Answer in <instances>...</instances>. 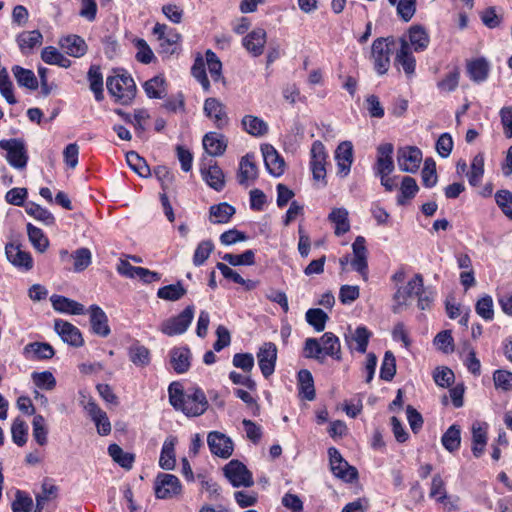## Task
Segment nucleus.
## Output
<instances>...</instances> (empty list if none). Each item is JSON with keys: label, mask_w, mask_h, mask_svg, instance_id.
Segmentation results:
<instances>
[{"label": "nucleus", "mask_w": 512, "mask_h": 512, "mask_svg": "<svg viewBox=\"0 0 512 512\" xmlns=\"http://www.w3.org/2000/svg\"><path fill=\"white\" fill-rule=\"evenodd\" d=\"M169 402L188 417L202 415L208 409V400L204 391L198 387L190 388L184 392L180 385L173 382L169 385Z\"/></svg>", "instance_id": "obj_1"}, {"label": "nucleus", "mask_w": 512, "mask_h": 512, "mask_svg": "<svg viewBox=\"0 0 512 512\" xmlns=\"http://www.w3.org/2000/svg\"><path fill=\"white\" fill-rule=\"evenodd\" d=\"M106 86L110 95L123 105L131 103L136 95V84L128 74L109 76Z\"/></svg>", "instance_id": "obj_2"}, {"label": "nucleus", "mask_w": 512, "mask_h": 512, "mask_svg": "<svg viewBox=\"0 0 512 512\" xmlns=\"http://www.w3.org/2000/svg\"><path fill=\"white\" fill-rule=\"evenodd\" d=\"M392 38H377L373 41L371 54L374 62V69L379 75L387 73L390 67V44H393Z\"/></svg>", "instance_id": "obj_3"}, {"label": "nucleus", "mask_w": 512, "mask_h": 512, "mask_svg": "<svg viewBox=\"0 0 512 512\" xmlns=\"http://www.w3.org/2000/svg\"><path fill=\"white\" fill-rule=\"evenodd\" d=\"M0 148L7 152L8 163L16 168L23 169L28 162V155L24 142L20 139L0 140Z\"/></svg>", "instance_id": "obj_4"}, {"label": "nucleus", "mask_w": 512, "mask_h": 512, "mask_svg": "<svg viewBox=\"0 0 512 512\" xmlns=\"http://www.w3.org/2000/svg\"><path fill=\"white\" fill-rule=\"evenodd\" d=\"M194 312V306L188 305L179 315L164 321L161 325V331L168 336L185 333L194 318Z\"/></svg>", "instance_id": "obj_5"}, {"label": "nucleus", "mask_w": 512, "mask_h": 512, "mask_svg": "<svg viewBox=\"0 0 512 512\" xmlns=\"http://www.w3.org/2000/svg\"><path fill=\"white\" fill-rule=\"evenodd\" d=\"M223 471L233 487H250L254 483L251 472L238 460H231L224 466Z\"/></svg>", "instance_id": "obj_6"}, {"label": "nucleus", "mask_w": 512, "mask_h": 512, "mask_svg": "<svg viewBox=\"0 0 512 512\" xmlns=\"http://www.w3.org/2000/svg\"><path fill=\"white\" fill-rule=\"evenodd\" d=\"M331 471L333 474L346 482H352L358 477L357 469L348 464L340 452L331 447L328 449Z\"/></svg>", "instance_id": "obj_7"}, {"label": "nucleus", "mask_w": 512, "mask_h": 512, "mask_svg": "<svg viewBox=\"0 0 512 512\" xmlns=\"http://www.w3.org/2000/svg\"><path fill=\"white\" fill-rule=\"evenodd\" d=\"M422 161V152L414 146L400 147L397 150V164L402 172L416 173Z\"/></svg>", "instance_id": "obj_8"}, {"label": "nucleus", "mask_w": 512, "mask_h": 512, "mask_svg": "<svg viewBox=\"0 0 512 512\" xmlns=\"http://www.w3.org/2000/svg\"><path fill=\"white\" fill-rule=\"evenodd\" d=\"M424 286L423 276L421 274H415L411 280L404 287L398 288L394 294V301L396 305L393 307V312L398 313L399 308L407 304V301L412 296H417L422 292Z\"/></svg>", "instance_id": "obj_9"}, {"label": "nucleus", "mask_w": 512, "mask_h": 512, "mask_svg": "<svg viewBox=\"0 0 512 512\" xmlns=\"http://www.w3.org/2000/svg\"><path fill=\"white\" fill-rule=\"evenodd\" d=\"M154 490L157 498L167 499L181 492V484L175 475L160 473L155 480Z\"/></svg>", "instance_id": "obj_10"}, {"label": "nucleus", "mask_w": 512, "mask_h": 512, "mask_svg": "<svg viewBox=\"0 0 512 512\" xmlns=\"http://www.w3.org/2000/svg\"><path fill=\"white\" fill-rule=\"evenodd\" d=\"M310 167L315 180H324L326 177V161L328 154L321 141H314L310 150Z\"/></svg>", "instance_id": "obj_11"}, {"label": "nucleus", "mask_w": 512, "mask_h": 512, "mask_svg": "<svg viewBox=\"0 0 512 512\" xmlns=\"http://www.w3.org/2000/svg\"><path fill=\"white\" fill-rule=\"evenodd\" d=\"M204 114L213 121L218 129H223L229 123V117L225 105L214 97H209L204 102Z\"/></svg>", "instance_id": "obj_12"}, {"label": "nucleus", "mask_w": 512, "mask_h": 512, "mask_svg": "<svg viewBox=\"0 0 512 512\" xmlns=\"http://www.w3.org/2000/svg\"><path fill=\"white\" fill-rule=\"evenodd\" d=\"M258 365L265 378L274 373L277 360V347L272 342H265L257 352Z\"/></svg>", "instance_id": "obj_13"}, {"label": "nucleus", "mask_w": 512, "mask_h": 512, "mask_svg": "<svg viewBox=\"0 0 512 512\" xmlns=\"http://www.w3.org/2000/svg\"><path fill=\"white\" fill-rule=\"evenodd\" d=\"M395 66L402 68L407 77H412L415 73L416 59L413 51L405 37L400 38V48L396 52Z\"/></svg>", "instance_id": "obj_14"}, {"label": "nucleus", "mask_w": 512, "mask_h": 512, "mask_svg": "<svg viewBox=\"0 0 512 512\" xmlns=\"http://www.w3.org/2000/svg\"><path fill=\"white\" fill-rule=\"evenodd\" d=\"M207 443L212 454L229 458L233 453V443L225 434L213 431L208 434Z\"/></svg>", "instance_id": "obj_15"}, {"label": "nucleus", "mask_w": 512, "mask_h": 512, "mask_svg": "<svg viewBox=\"0 0 512 512\" xmlns=\"http://www.w3.org/2000/svg\"><path fill=\"white\" fill-rule=\"evenodd\" d=\"M335 160L337 163V174L344 178L351 170L353 163V145L350 141L341 142L335 150Z\"/></svg>", "instance_id": "obj_16"}, {"label": "nucleus", "mask_w": 512, "mask_h": 512, "mask_svg": "<svg viewBox=\"0 0 512 512\" xmlns=\"http://www.w3.org/2000/svg\"><path fill=\"white\" fill-rule=\"evenodd\" d=\"M54 329L61 339L69 345L74 347H81L83 345L84 340L82 334L73 324L61 319H56L54 321Z\"/></svg>", "instance_id": "obj_17"}, {"label": "nucleus", "mask_w": 512, "mask_h": 512, "mask_svg": "<svg viewBox=\"0 0 512 512\" xmlns=\"http://www.w3.org/2000/svg\"><path fill=\"white\" fill-rule=\"evenodd\" d=\"M261 150L267 171L274 177L281 176L285 167L283 158L272 145L265 144L261 147Z\"/></svg>", "instance_id": "obj_18"}, {"label": "nucleus", "mask_w": 512, "mask_h": 512, "mask_svg": "<svg viewBox=\"0 0 512 512\" xmlns=\"http://www.w3.org/2000/svg\"><path fill=\"white\" fill-rule=\"evenodd\" d=\"M371 332L365 326H359L354 331L349 329L345 334V342L350 350H356L359 353H366Z\"/></svg>", "instance_id": "obj_19"}, {"label": "nucleus", "mask_w": 512, "mask_h": 512, "mask_svg": "<svg viewBox=\"0 0 512 512\" xmlns=\"http://www.w3.org/2000/svg\"><path fill=\"white\" fill-rule=\"evenodd\" d=\"M407 41L411 47V51L423 52L429 46L430 36L424 26L416 24L409 27Z\"/></svg>", "instance_id": "obj_20"}, {"label": "nucleus", "mask_w": 512, "mask_h": 512, "mask_svg": "<svg viewBox=\"0 0 512 512\" xmlns=\"http://www.w3.org/2000/svg\"><path fill=\"white\" fill-rule=\"evenodd\" d=\"M266 31L262 28H257L248 33L242 40L245 49L254 57L260 56L264 51L266 44Z\"/></svg>", "instance_id": "obj_21"}, {"label": "nucleus", "mask_w": 512, "mask_h": 512, "mask_svg": "<svg viewBox=\"0 0 512 512\" xmlns=\"http://www.w3.org/2000/svg\"><path fill=\"white\" fill-rule=\"evenodd\" d=\"M5 254L8 261L18 268L30 270L33 266V260L30 253L20 249L19 245L9 243L5 247Z\"/></svg>", "instance_id": "obj_22"}, {"label": "nucleus", "mask_w": 512, "mask_h": 512, "mask_svg": "<svg viewBox=\"0 0 512 512\" xmlns=\"http://www.w3.org/2000/svg\"><path fill=\"white\" fill-rule=\"evenodd\" d=\"M89 313L92 331L101 337H107L110 334V328L106 313L97 305H91Z\"/></svg>", "instance_id": "obj_23"}, {"label": "nucleus", "mask_w": 512, "mask_h": 512, "mask_svg": "<svg viewBox=\"0 0 512 512\" xmlns=\"http://www.w3.org/2000/svg\"><path fill=\"white\" fill-rule=\"evenodd\" d=\"M201 174L209 187L221 191L225 186V176L216 162H211L208 167L201 168Z\"/></svg>", "instance_id": "obj_24"}, {"label": "nucleus", "mask_w": 512, "mask_h": 512, "mask_svg": "<svg viewBox=\"0 0 512 512\" xmlns=\"http://www.w3.org/2000/svg\"><path fill=\"white\" fill-rule=\"evenodd\" d=\"M191 352L188 347H175L170 351V363L178 374L187 372L190 368Z\"/></svg>", "instance_id": "obj_25"}, {"label": "nucleus", "mask_w": 512, "mask_h": 512, "mask_svg": "<svg viewBox=\"0 0 512 512\" xmlns=\"http://www.w3.org/2000/svg\"><path fill=\"white\" fill-rule=\"evenodd\" d=\"M50 301L53 308L61 313L81 315L85 312L81 303L61 295H52Z\"/></svg>", "instance_id": "obj_26"}, {"label": "nucleus", "mask_w": 512, "mask_h": 512, "mask_svg": "<svg viewBox=\"0 0 512 512\" xmlns=\"http://www.w3.org/2000/svg\"><path fill=\"white\" fill-rule=\"evenodd\" d=\"M203 147L211 156L222 155L227 147V142L222 134L209 132L203 137Z\"/></svg>", "instance_id": "obj_27"}, {"label": "nucleus", "mask_w": 512, "mask_h": 512, "mask_svg": "<svg viewBox=\"0 0 512 512\" xmlns=\"http://www.w3.org/2000/svg\"><path fill=\"white\" fill-rule=\"evenodd\" d=\"M177 438L169 436L165 439L159 458V465L164 470H173L176 464L175 445Z\"/></svg>", "instance_id": "obj_28"}, {"label": "nucleus", "mask_w": 512, "mask_h": 512, "mask_svg": "<svg viewBox=\"0 0 512 512\" xmlns=\"http://www.w3.org/2000/svg\"><path fill=\"white\" fill-rule=\"evenodd\" d=\"M59 44L63 51L73 57H81L87 51L84 39L77 35L66 36L60 40Z\"/></svg>", "instance_id": "obj_29"}, {"label": "nucleus", "mask_w": 512, "mask_h": 512, "mask_svg": "<svg viewBox=\"0 0 512 512\" xmlns=\"http://www.w3.org/2000/svg\"><path fill=\"white\" fill-rule=\"evenodd\" d=\"M24 354L35 360H46L54 356L53 347L45 342H32L24 347Z\"/></svg>", "instance_id": "obj_30"}, {"label": "nucleus", "mask_w": 512, "mask_h": 512, "mask_svg": "<svg viewBox=\"0 0 512 512\" xmlns=\"http://www.w3.org/2000/svg\"><path fill=\"white\" fill-rule=\"evenodd\" d=\"M60 256L62 260H64L65 257H71L73 259V269L75 272L84 271L91 264L92 260V254L88 248H79L71 255H69L68 251L63 250L60 252Z\"/></svg>", "instance_id": "obj_31"}, {"label": "nucleus", "mask_w": 512, "mask_h": 512, "mask_svg": "<svg viewBox=\"0 0 512 512\" xmlns=\"http://www.w3.org/2000/svg\"><path fill=\"white\" fill-rule=\"evenodd\" d=\"M323 354L340 361L342 359L341 345L339 338L332 332H326L321 337Z\"/></svg>", "instance_id": "obj_32"}, {"label": "nucleus", "mask_w": 512, "mask_h": 512, "mask_svg": "<svg viewBox=\"0 0 512 512\" xmlns=\"http://www.w3.org/2000/svg\"><path fill=\"white\" fill-rule=\"evenodd\" d=\"M253 155H245L239 164L238 182L241 185L246 184L248 180H254L257 177V166L253 161Z\"/></svg>", "instance_id": "obj_33"}, {"label": "nucleus", "mask_w": 512, "mask_h": 512, "mask_svg": "<svg viewBox=\"0 0 512 512\" xmlns=\"http://www.w3.org/2000/svg\"><path fill=\"white\" fill-rule=\"evenodd\" d=\"M242 127L248 134L255 137H261L268 132L267 123L263 119L253 115L243 117Z\"/></svg>", "instance_id": "obj_34"}, {"label": "nucleus", "mask_w": 512, "mask_h": 512, "mask_svg": "<svg viewBox=\"0 0 512 512\" xmlns=\"http://www.w3.org/2000/svg\"><path fill=\"white\" fill-rule=\"evenodd\" d=\"M143 88L149 98L161 99L167 94L165 78L160 75L147 80Z\"/></svg>", "instance_id": "obj_35"}, {"label": "nucleus", "mask_w": 512, "mask_h": 512, "mask_svg": "<svg viewBox=\"0 0 512 512\" xmlns=\"http://www.w3.org/2000/svg\"><path fill=\"white\" fill-rule=\"evenodd\" d=\"M328 219L335 224V234L341 236L350 230L348 211L345 208H334Z\"/></svg>", "instance_id": "obj_36"}, {"label": "nucleus", "mask_w": 512, "mask_h": 512, "mask_svg": "<svg viewBox=\"0 0 512 512\" xmlns=\"http://www.w3.org/2000/svg\"><path fill=\"white\" fill-rule=\"evenodd\" d=\"M89 86L91 91L94 93L97 101H102L103 95V75L98 65H91L87 74Z\"/></svg>", "instance_id": "obj_37"}, {"label": "nucleus", "mask_w": 512, "mask_h": 512, "mask_svg": "<svg viewBox=\"0 0 512 512\" xmlns=\"http://www.w3.org/2000/svg\"><path fill=\"white\" fill-rule=\"evenodd\" d=\"M43 36L38 30L25 31L18 35L17 43L22 53H27L42 43Z\"/></svg>", "instance_id": "obj_38"}, {"label": "nucleus", "mask_w": 512, "mask_h": 512, "mask_svg": "<svg viewBox=\"0 0 512 512\" xmlns=\"http://www.w3.org/2000/svg\"><path fill=\"white\" fill-rule=\"evenodd\" d=\"M299 394L302 398L312 401L315 399V388L312 374L308 370H301L298 373Z\"/></svg>", "instance_id": "obj_39"}, {"label": "nucleus", "mask_w": 512, "mask_h": 512, "mask_svg": "<svg viewBox=\"0 0 512 512\" xmlns=\"http://www.w3.org/2000/svg\"><path fill=\"white\" fill-rule=\"evenodd\" d=\"M210 220L213 223H227L230 218L235 214V208L226 203H220L218 205H213L210 207Z\"/></svg>", "instance_id": "obj_40"}, {"label": "nucleus", "mask_w": 512, "mask_h": 512, "mask_svg": "<svg viewBox=\"0 0 512 512\" xmlns=\"http://www.w3.org/2000/svg\"><path fill=\"white\" fill-rule=\"evenodd\" d=\"M467 72L471 80L480 83L487 79L489 74L488 62L484 59H476L467 65Z\"/></svg>", "instance_id": "obj_41"}, {"label": "nucleus", "mask_w": 512, "mask_h": 512, "mask_svg": "<svg viewBox=\"0 0 512 512\" xmlns=\"http://www.w3.org/2000/svg\"><path fill=\"white\" fill-rule=\"evenodd\" d=\"M14 77L18 85L35 90L38 87V81L32 70L22 68L18 65L12 68Z\"/></svg>", "instance_id": "obj_42"}, {"label": "nucleus", "mask_w": 512, "mask_h": 512, "mask_svg": "<svg viewBox=\"0 0 512 512\" xmlns=\"http://www.w3.org/2000/svg\"><path fill=\"white\" fill-rule=\"evenodd\" d=\"M484 175V155L478 153L471 162L470 171L467 173L469 184L473 187L480 185Z\"/></svg>", "instance_id": "obj_43"}, {"label": "nucleus", "mask_w": 512, "mask_h": 512, "mask_svg": "<svg viewBox=\"0 0 512 512\" xmlns=\"http://www.w3.org/2000/svg\"><path fill=\"white\" fill-rule=\"evenodd\" d=\"M187 293L183 284L178 281L175 284L163 286L158 289L157 297L167 301H178Z\"/></svg>", "instance_id": "obj_44"}, {"label": "nucleus", "mask_w": 512, "mask_h": 512, "mask_svg": "<svg viewBox=\"0 0 512 512\" xmlns=\"http://www.w3.org/2000/svg\"><path fill=\"white\" fill-rule=\"evenodd\" d=\"M108 454L111 456L114 462L119 464L125 469H131L135 460V457L131 453L124 452L123 449L117 444H110L108 447Z\"/></svg>", "instance_id": "obj_45"}, {"label": "nucleus", "mask_w": 512, "mask_h": 512, "mask_svg": "<svg viewBox=\"0 0 512 512\" xmlns=\"http://www.w3.org/2000/svg\"><path fill=\"white\" fill-rule=\"evenodd\" d=\"M442 445L449 452H455L459 449L461 443V431L459 426L452 425L441 438Z\"/></svg>", "instance_id": "obj_46"}, {"label": "nucleus", "mask_w": 512, "mask_h": 512, "mask_svg": "<svg viewBox=\"0 0 512 512\" xmlns=\"http://www.w3.org/2000/svg\"><path fill=\"white\" fill-rule=\"evenodd\" d=\"M126 161L129 167L139 176L148 177L151 175V171L147 162L137 152L129 151L126 154Z\"/></svg>", "instance_id": "obj_47"}, {"label": "nucleus", "mask_w": 512, "mask_h": 512, "mask_svg": "<svg viewBox=\"0 0 512 512\" xmlns=\"http://www.w3.org/2000/svg\"><path fill=\"white\" fill-rule=\"evenodd\" d=\"M419 187L416 180L410 176H405L402 179L400 187V195L397 198L399 205H404L406 200L412 199L418 192Z\"/></svg>", "instance_id": "obj_48"}, {"label": "nucleus", "mask_w": 512, "mask_h": 512, "mask_svg": "<svg viewBox=\"0 0 512 512\" xmlns=\"http://www.w3.org/2000/svg\"><path fill=\"white\" fill-rule=\"evenodd\" d=\"M306 321L315 331L322 332L325 329L328 315L320 308H311L306 312Z\"/></svg>", "instance_id": "obj_49"}, {"label": "nucleus", "mask_w": 512, "mask_h": 512, "mask_svg": "<svg viewBox=\"0 0 512 512\" xmlns=\"http://www.w3.org/2000/svg\"><path fill=\"white\" fill-rule=\"evenodd\" d=\"M495 202L501 212L509 219L512 220V192L509 190H498L495 193Z\"/></svg>", "instance_id": "obj_50"}, {"label": "nucleus", "mask_w": 512, "mask_h": 512, "mask_svg": "<svg viewBox=\"0 0 512 512\" xmlns=\"http://www.w3.org/2000/svg\"><path fill=\"white\" fill-rule=\"evenodd\" d=\"M25 211L30 216H33L35 219L42 221L47 225H52L55 222V218L52 213L36 203H28L25 207Z\"/></svg>", "instance_id": "obj_51"}, {"label": "nucleus", "mask_w": 512, "mask_h": 512, "mask_svg": "<svg viewBox=\"0 0 512 512\" xmlns=\"http://www.w3.org/2000/svg\"><path fill=\"white\" fill-rule=\"evenodd\" d=\"M396 373V359L391 351H386L380 368V378L391 381Z\"/></svg>", "instance_id": "obj_52"}, {"label": "nucleus", "mask_w": 512, "mask_h": 512, "mask_svg": "<svg viewBox=\"0 0 512 512\" xmlns=\"http://www.w3.org/2000/svg\"><path fill=\"white\" fill-rule=\"evenodd\" d=\"M129 358L136 366H147L150 363V352L142 345H133L129 349Z\"/></svg>", "instance_id": "obj_53"}, {"label": "nucleus", "mask_w": 512, "mask_h": 512, "mask_svg": "<svg viewBox=\"0 0 512 512\" xmlns=\"http://www.w3.org/2000/svg\"><path fill=\"white\" fill-rule=\"evenodd\" d=\"M476 313L485 321H491L494 318L493 299L489 295H484L475 305Z\"/></svg>", "instance_id": "obj_54"}, {"label": "nucleus", "mask_w": 512, "mask_h": 512, "mask_svg": "<svg viewBox=\"0 0 512 512\" xmlns=\"http://www.w3.org/2000/svg\"><path fill=\"white\" fill-rule=\"evenodd\" d=\"M214 250V244L211 240L201 241L195 249L193 255V264L195 266H201L209 258L210 254Z\"/></svg>", "instance_id": "obj_55"}, {"label": "nucleus", "mask_w": 512, "mask_h": 512, "mask_svg": "<svg viewBox=\"0 0 512 512\" xmlns=\"http://www.w3.org/2000/svg\"><path fill=\"white\" fill-rule=\"evenodd\" d=\"M222 259L232 266L253 265L255 263V254L252 250H246L239 255L226 253Z\"/></svg>", "instance_id": "obj_56"}, {"label": "nucleus", "mask_w": 512, "mask_h": 512, "mask_svg": "<svg viewBox=\"0 0 512 512\" xmlns=\"http://www.w3.org/2000/svg\"><path fill=\"white\" fill-rule=\"evenodd\" d=\"M33 438L40 445L44 446L47 444V428L45 426V419L42 415H35L33 422Z\"/></svg>", "instance_id": "obj_57"}, {"label": "nucleus", "mask_w": 512, "mask_h": 512, "mask_svg": "<svg viewBox=\"0 0 512 512\" xmlns=\"http://www.w3.org/2000/svg\"><path fill=\"white\" fill-rule=\"evenodd\" d=\"M27 425L25 421L20 418H16L11 427L13 442L18 446H23L27 442Z\"/></svg>", "instance_id": "obj_58"}, {"label": "nucleus", "mask_w": 512, "mask_h": 512, "mask_svg": "<svg viewBox=\"0 0 512 512\" xmlns=\"http://www.w3.org/2000/svg\"><path fill=\"white\" fill-rule=\"evenodd\" d=\"M0 93L9 104L17 102L13 94V85L5 68L0 70Z\"/></svg>", "instance_id": "obj_59"}, {"label": "nucleus", "mask_w": 512, "mask_h": 512, "mask_svg": "<svg viewBox=\"0 0 512 512\" xmlns=\"http://www.w3.org/2000/svg\"><path fill=\"white\" fill-rule=\"evenodd\" d=\"M191 73L193 77L201 84L204 91H209L210 82L208 80L205 62L202 58H197L191 68Z\"/></svg>", "instance_id": "obj_60"}, {"label": "nucleus", "mask_w": 512, "mask_h": 512, "mask_svg": "<svg viewBox=\"0 0 512 512\" xmlns=\"http://www.w3.org/2000/svg\"><path fill=\"white\" fill-rule=\"evenodd\" d=\"M205 58L213 81H219L222 76V63L218 56L212 50H207L205 53Z\"/></svg>", "instance_id": "obj_61"}, {"label": "nucleus", "mask_w": 512, "mask_h": 512, "mask_svg": "<svg viewBox=\"0 0 512 512\" xmlns=\"http://www.w3.org/2000/svg\"><path fill=\"white\" fill-rule=\"evenodd\" d=\"M34 384L45 390H52L56 386V379L50 371L32 373Z\"/></svg>", "instance_id": "obj_62"}, {"label": "nucleus", "mask_w": 512, "mask_h": 512, "mask_svg": "<svg viewBox=\"0 0 512 512\" xmlns=\"http://www.w3.org/2000/svg\"><path fill=\"white\" fill-rule=\"evenodd\" d=\"M33 501L30 496L21 490H17L15 500L12 503L13 512H30L32 510Z\"/></svg>", "instance_id": "obj_63"}, {"label": "nucleus", "mask_w": 512, "mask_h": 512, "mask_svg": "<svg viewBox=\"0 0 512 512\" xmlns=\"http://www.w3.org/2000/svg\"><path fill=\"white\" fill-rule=\"evenodd\" d=\"M495 387L504 391L512 390V372L496 370L493 374Z\"/></svg>", "instance_id": "obj_64"}]
</instances>
